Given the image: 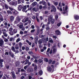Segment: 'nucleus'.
Segmentation results:
<instances>
[{
    "label": "nucleus",
    "instance_id": "f257e3e1",
    "mask_svg": "<svg viewBox=\"0 0 79 79\" xmlns=\"http://www.w3.org/2000/svg\"><path fill=\"white\" fill-rule=\"evenodd\" d=\"M9 4L11 6H16L18 5V2H17L11 1L9 2Z\"/></svg>",
    "mask_w": 79,
    "mask_h": 79
},
{
    "label": "nucleus",
    "instance_id": "f03ea898",
    "mask_svg": "<svg viewBox=\"0 0 79 79\" xmlns=\"http://www.w3.org/2000/svg\"><path fill=\"white\" fill-rule=\"evenodd\" d=\"M56 7H55V6L52 5L51 6V12H53V11H54V12H56Z\"/></svg>",
    "mask_w": 79,
    "mask_h": 79
},
{
    "label": "nucleus",
    "instance_id": "7ed1b4c3",
    "mask_svg": "<svg viewBox=\"0 0 79 79\" xmlns=\"http://www.w3.org/2000/svg\"><path fill=\"white\" fill-rule=\"evenodd\" d=\"M38 45L39 48H40L41 47H42V44L43 43L42 41V40H38Z\"/></svg>",
    "mask_w": 79,
    "mask_h": 79
},
{
    "label": "nucleus",
    "instance_id": "20e7f679",
    "mask_svg": "<svg viewBox=\"0 0 79 79\" xmlns=\"http://www.w3.org/2000/svg\"><path fill=\"white\" fill-rule=\"evenodd\" d=\"M11 49L12 50V51L14 52H15V53H18L19 52V51L18 50H16V49H15V47L13 46L12 47Z\"/></svg>",
    "mask_w": 79,
    "mask_h": 79
},
{
    "label": "nucleus",
    "instance_id": "39448f33",
    "mask_svg": "<svg viewBox=\"0 0 79 79\" xmlns=\"http://www.w3.org/2000/svg\"><path fill=\"white\" fill-rule=\"evenodd\" d=\"M47 71L49 72H53L54 70L52 69L51 67L48 66L47 67Z\"/></svg>",
    "mask_w": 79,
    "mask_h": 79
},
{
    "label": "nucleus",
    "instance_id": "423d86ee",
    "mask_svg": "<svg viewBox=\"0 0 79 79\" xmlns=\"http://www.w3.org/2000/svg\"><path fill=\"white\" fill-rule=\"evenodd\" d=\"M23 18V16H18L17 17L16 19L17 21L19 22V21H21V19Z\"/></svg>",
    "mask_w": 79,
    "mask_h": 79
},
{
    "label": "nucleus",
    "instance_id": "0eeeda50",
    "mask_svg": "<svg viewBox=\"0 0 79 79\" xmlns=\"http://www.w3.org/2000/svg\"><path fill=\"white\" fill-rule=\"evenodd\" d=\"M11 73L12 75V78L13 79H15L16 78V75H15V72H11Z\"/></svg>",
    "mask_w": 79,
    "mask_h": 79
},
{
    "label": "nucleus",
    "instance_id": "6e6552de",
    "mask_svg": "<svg viewBox=\"0 0 79 79\" xmlns=\"http://www.w3.org/2000/svg\"><path fill=\"white\" fill-rule=\"evenodd\" d=\"M18 11H21V10L23 9V6L21 5H19L18 6Z\"/></svg>",
    "mask_w": 79,
    "mask_h": 79
},
{
    "label": "nucleus",
    "instance_id": "1a4fd4ad",
    "mask_svg": "<svg viewBox=\"0 0 79 79\" xmlns=\"http://www.w3.org/2000/svg\"><path fill=\"white\" fill-rule=\"evenodd\" d=\"M74 17L76 21H77L79 19V16L77 15H74Z\"/></svg>",
    "mask_w": 79,
    "mask_h": 79
},
{
    "label": "nucleus",
    "instance_id": "9d476101",
    "mask_svg": "<svg viewBox=\"0 0 79 79\" xmlns=\"http://www.w3.org/2000/svg\"><path fill=\"white\" fill-rule=\"evenodd\" d=\"M27 71L28 72H29V73H31V72L34 71V69L32 68H29L27 69Z\"/></svg>",
    "mask_w": 79,
    "mask_h": 79
},
{
    "label": "nucleus",
    "instance_id": "9b49d317",
    "mask_svg": "<svg viewBox=\"0 0 79 79\" xmlns=\"http://www.w3.org/2000/svg\"><path fill=\"white\" fill-rule=\"evenodd\" d=\"M55 34L57 35H60L61 32L58 30H57L55 31Z\"/></svg>",
    "mask_w": 79,
    "mask_h": 79
},
{
    "label": "nucleus",
    "instance_id": "f8f14e48",
    "mask_svg": "<svg viewBox=\"0 0 79 79\" xmlns=\"http://www.w3.org/2000/svg\"><path fill=\"white\" fill-rule=\"evenodd\" d=\"M53 19V16L50 15L49 17L48 18V21L49 22H50L52 21V20Z\"/></svg>",
    "mask_w": 79,
    "mask_h": 79
},
{
    "label": "nucleus",
    "instance_id": "ddd939ff",
    "mask_svg": "<svg viewBox=\"0 0 79 79\" xmlns=\"http://www.w3.org/2000/svg\"><path fill=\"white\" fill-rule=\"evenodd\" d=\"M26 8H27V7L26 6V5H25L23 6V7L22 11H23V12H25Z\"/></svg>",
    "mask_w": 79,
    "mask_h": 79
},
{
    "label": "nucleus",
    "instance_id": "4468645a",
    "mask_svg": "<svg viewBox=\"0 0 79 79\" xmlns=\"http://www.w3.org/2000/svg\"><path fill=\"white\" fill-rule=\"evenodd\" d=\"M10 19L11 22H13V21H14V19H15V17H14V16H10Z\"/></svg>",
    "mask_w": 79,
    "mask_h": 79
},
{
    "label": "nucleus",
    "instance_id": "2eb2a0df",
    "mask_svg": "<svg viewBox=\"0 0 79 79\" xmlns=\"http://www.w3.org/2000/svg\"><path fill=\"white\" fill-rule=\"evenodd\" d=\"M41 40L42 41L43 43H47V42L46 41V38L45 37H44L41 39Z\"/></svg>",
    "mask_w": 79,
    "mask_h": 79
},
{
    "label": "nucleus",
    "instance_id": "dca6fc26",
    "mask_svg": "<svg viewBox=\"0 0 79 79\" xmlns=\"http://www.w3.org/2000/svg\"><path fill=\"white\" fill-rule=\"evenodd\" d=\"M4 41H3L2 39H1L0 40V46H2L3 45Z\"/></svg>",
    "mask_w": 79,
    "mask_h": 79
},
{
    "label": "nucleus",
    "instance_id": "f3484780",
    "mask_svg": "<svg viewBox=\"0 0 79 79\" xmlns=\"http://www.w3.org/2000/svg\"><path fill=\"white\" fill-rule=\"evenodd\" d=\"M24 0H18V4H20L21 2L23 3H24Z\"/></svg>",
    "mask_w": 79,
    "mask_h": 79
},
{
    "label": "nucleus",
    "instance_id": "a211bd4d",
    "mask_svg": "<svg viewBox=\"0 0 79 79\" xmlns=\"http://www.w3.org/2000/svg\"><path fill=\"white\" fill-rule=\"evenodd\" d=\"M38 74L39 75H40V76H42V75L43 74V72L42 71V70L38 72Z\"/></svg>",
    "mask_w": 79,
    "mask_h": 79
},
{
    "label": "nucleus",
    "instance_id": "6ab92c4d",
    "mask_svg": "<svg viewBox=\"0 0 79 79\" xmlns=\"http://www.w3.org/2000/svg\"><path fill=\"white\" fill-rule=\"evenodd\" d=\"M68 53L69 54L70 56V58H73V54H72L71 53H70V52L69 51H68Z\"/></svg>",
    "mask_w": 79,
    "mask_h": 79
},
{
    "label": "nucleus",
    "instance_id": "aec40b11",
    "mask_svg": "<svg viewBox=\"0 0 79 79\" xmlns=\"http://www.w3.org/2000/svg\"><path fill=\"white\" fill-rule=\"evenodd\" d=\"M37 2H34L31 5L32 6H35L37 4Z\"/></svg>",
    "mask_w": 79,
    "mask_h": 79
},
{
    "label": "nucleus",
    "instance_id": "412c9836",
    "mask_svg": "<svg viewBox=\"0 0 79 79\" xmlns=\"http://www.w3.org/2000/svg\"><path fill=\"white\" fill-rule=\"evenodd\" d=\"M44 61L45 62H46V63H48V59L47 58H45L44 59Z\"/></svg>",
    "mask_w": 79,
    "mask_h": 79
},
{
    "label": "nucleus",
    "instance_id": "4be33fe9",
    "mask_svg": "<svg viewBox=\"0 0 79 79\" xmlns=\"http://www.w3.org/2000/svg\"><path fill=\"white\" fill-rule=\"evenodd\" d=\"M13 32L14 34H16V33H17V32H18V30L17 29H15L13 30Z\"/></svg>",
    "mask_w": 79,
    "mask_h": 79
},
{
    "label": "nucleus",
    "instance_id": "5701e85b",
    "mask_svg": "<svg viewBox=\"0 0 79 79\" xmlns=\"http://www.w3.org/2000/svg\"><path fill=\"white\" fill-rule=\"evenodd\" d=\"M2 33H3L4 36H5V37H7V36H8V35H7V34H6V32H3Z\"/></svg>",
    "mask_w": 79,
    "mask_h": 79
},
{
    "label": "nucleus",
    "instance_id": "b1692460",
    "mask_svg": "<svg viewBox=\"0 0 79 79\" xmlns=\"http://www.w3.org/2000/svg\"><path fill=\"white\" fill-rule=\"evenodd\" d=\"M37 65L36 64L35 65V67L34 68V71H36V70H37Z\"/></svg>",
    "mask_w": 79,
    "mask_h": 79
},
{
    "label": "nucleus",
    "instance_id": "393cba45",
    "mask_svg": "<svg viewBox=\"0 0 79 79\" xmlns=\"http://www.w3.org/2000/svg\"><path fill=\"white\" fill-rule=\"evenodd\" d=\"M3 76V73H2L1 71H0V79H1Z\"/></svg>",
    "mask_w": 79,
    "mask_h": 79
},
{
    "label": "nucleus",
    "instance_id": "a878e982",
    "mask_svg": "<svg viewBox=\"0 0 79 79\" xmlns=\"http://www.w3.org/2000/svg\"><path fill=\"white\" fill-rule=\"evenodd\" d=\"M42 4L45 6L47 5V3H46V2H45L44 1H42Z\"/></svg>",
    "mask_w": 79,
    "mask_h": 79
},
{
    "label": "nucleus",
    "instance_id": "bb28decb",
    "mask_svg": "<svg viewBox=\"0 0 79 79\" xmlns=\"http://www.w3.org/2000/svg\"><path fill=\"white\" fill-rule=\"evenodd\" d=\"M51 21L52 24H54V23H55V19H52L51 20Z\"/></svg>",
    "mask_w": 79,
    "mask_h": 79
},
{
    "label": "nucleus",
    "instance_id": "cd10ccee",
    "mask_svg": "<svg viewBox=\"0 0 79 79\" xmlns=\"http://www.w3.org/2000/svg\"><path fill=\"white\" fill-rule=\"evenodd\" d=\"M5 7L6 9V10H8V6L6 4L5 5Z\"/></svg>",
    "mask_w": 79,
    "mask_h": 79
},
{
    "label": "nucleus",
    "instance_id": "c85d7f7f",
    "mask_svg": "<svg viewBox=\"0 0 79 79\" xmlns=\"http://www.w3.org/2000/svg\"><path fill=\"white\" fill-rule=\"evenodd\" d=\"M18 13H19V12L15 10V13L14 14V15H18Z\"/></svg>",
    "mask_w": 79,
    "mask_h": 79
},
{
    "label": "nucleus",
    "instance_id": "c756f323",
    "mask_svg": "<svg viewBox=\"0 0 79 79\" xmlns=\"http://www.w3.org/2000/svg\"><path fill=\"white\" fill-rule=\"evenodd\" d=\"M19 47L21 48V47H22V43L21 42H19Z\"/></svg>",
    "mask_w": 79,
    "mask_h": 79
},
{
    "label": "nucleus",
    "instance_id": "7c9ffc66",
    "mask_svg": "<svg viewBox=\"0 0 79 79\" xmlns=\"http://www.w3.org/2000/svg\"><path fill=\"white\" fill-rule=\"evenodd\" d=\"M61 22H60V23H58L57 24V26L58 27H60V26H61Z\"/></svg>",
    "mask_w": 79,
    "mask_h": 79
},
{
    "label": "nucleus",
    "instance_id": "2f4dec72",
    "mask_svg": "<svg viewBox=\"0 0 79 79\" xmlns=\"http://www.w3.org/2000/svg\"><path fill=\"white\" fill-rule=\"evenodd\" d=\"M51 63H52V60L51 59H50L48 61V64H51Z\"/></svg>",
    "mask_w": 79,
    "mask_h": 79
},
{
    "label": "nucleus",
    "instance_id": "473e14b6",
    "mask_svg": "<svg viewBox=\"0 0 79 79\" xmlns=\"http://www.w3.org/2000/svg\"><path fill=\"white\" fill-rule=\"evenodd\" d=\"M38 61L40 63H42V62L43 61V60L41 59H40Z\"/></svg>",
    "mask_w": 79,
    "mask_h": 79
},
{
    "label": "nucleus",
    "instance_id": "72a5a7b5",
    "mask_svg": "<svg viewBox=\"0 0 79 79\" xmlns=\"http://www.w3.org/2000/svg\"><path fill=\"white\" fill-rule=\"evenodd\" d=\"M9 33L11 35H14V33L13 32V31H10Z\"/></svg>",
    "mask_w": 79,
    "mask_h": 79
},
{
    "label": "nucleus",
    "instance_id": "f704fd0d",
    "mask_svg": "<svg viewBox=\"0 0 79 79\" xmlns=\"http://www.w3.org/2000/svg\"><path fill=\"white\" fill-rule=\"evenodd\" d=\"M28 54H29V55H33L34 53L32 51H29L28 52Z\"/></svg>",
    "mask_w": 79,
    "mask_h": 79
},
{
    "label": "nucleus",
    "instance_id": "c9c22d12",
    "mask_svg": "<svg viewBox=\"0 0 79 79\" xmlns=\"http://www.w3.org/2000/svg\"><path fill=\"white\" fill-rule=\"evenodd\" d=\"M54 5H55V6H57V5H58V3L57 2H55L54 3Z\"/></svg>",
    "mask_w": 79,
    "mask_h": 79
},
{
    "label": "nucleus",
    "instance_id": "e433bc0d",
    "mask_svg": "<svg viewBox=\"0 0 79 79\" xmlns=\"http://www.w3.org/2000/svg\"><path fill=\"white\" fill-rule=\"evenodd\" d=\"M28 67H29V65H27L24 67V69L26 70Z\"/></svg>",
    "mask_w": 79,
    "mask_h": 79
},
{
    "label": "nucleus",
    "instance_id": "4c0bfd02",
    "mask_svg": "<svg viewBox=\"0 0 79 79\" xmlns=\"http://www.w3.org/2000/svg\"><path fill=\"white\" fill-rule=\"evenodd\" d=\"M7 13H8V14H12V12L11 11H10V10H7Z\"/></svg>",
    "mask_w": 79,
    "mask_h": 79
},
{
    "label": "nucleus",
    "instance_id": "58836bf2",
    "mask_svg": "<svg viewBox=\"0 0 79 79\" xmlns=\"http://www.w3.org/2000/svg\"><path fill=\"white\" fill-rule=\"evenodd\" d=\"M58 18V15H56L55 17V19H56V20H57Z\"/></svg>",
    "mask_w": 79,
    "mask_h": 79
},
{
    "label": "nucleus",
    "instance_id": "ea45409f",
    "mask_svg": "<svg viewBox=\"0 0 79 79\" xmlns=\"http://www.w3.org/2000/svg\"><path fill=\"white\" fill-rule=\"evenodd\" d=\"M15 11H16V10L14 9L12 11V13L13 15H14V14H15Z\"/></svg>",
    "mask_w": 79,
    "mask_h": 79
},
{
    "label": "nucleus",
    "instance_id": "a19ab883",
    "mask_svg": "<svg viewBox=\"0 0 79 79\" xmlns=\"http://www.w3.org/2000/svg\"><path fill=\"white\" fill-rule=\"evenodd\" d=\"M20 41V38H19L16 40V42L18 43V42H19Z\"/></svg>",
    "mask_w": 79,
    "mask_h": 79
},
{
    "label": "nucleus",
    "instance_id": "79ce46f5",
    "mask_svg": "<svg viewBox=\"0 0 79 79\" xmlns=\"http://www.w3.org/2000/svg\"><path fill=\"white\" fill-rule=\"evenodd\" d=\"M59 7H62V5H61V2H59Z\"/></svg>",
    "mask_w": 79,
    "mask_h": 79
},
{
    "label": "nucleus",
    "instance_id": "37998d69",
    "mask_svg": "<svg viewBox=\"0 0 79 79\" xmlns=\"http://www.w3.org/2000/svg\"><path fill=\"white\" fill-rule=\"evenodd\" d=\"M28 63H29V60H28L27 59L26 60L25 64H27Z\"/></svg>",
    "mask_w": 79,
    "mask_h": 79
},
{
    "label": "nucleus",
    "instance_id": "c03bdc74",
    "mask_svg": "<svg viewBox=\"0 0 79 79\" xmlns=\"http://www.w3.org/2000/svg\"><path fill=\"white\" fill-rule=\"evenodd\" d=\"M1 57H0V63L3 62V59H1Z\"/></svg>",
    "mask_w": 79,
    "mask_h": 79
},
{
    "label": "nucleus",
    "instance_id": "a18cd8bd",
    "mask_svg": "<svg viewBox=\"0 0 79 79\" xmlns=\"http://www.w3.org/2000/svg\"><path fill=\"white\" fill-rule=\"evenodd\" d=\"M39 33H40V31H37L36 33V35H38L39 34Z\"/></svg>",
    "mask_w": 79,
    "mask_h": 79
},
{
    "label": "nucleus",
    "instance_id": "49530a36",
    "mask_svg": "<svg viewBox=\"0 0 79 79\" xmlns=\"http://www.w3.org/2000/svg\"><path fill=\"white\" fill-rule=\"evenodd\" d=\"M13 53L11 52V51H9V54L10 55V56L12 54H13Z\"/></svg>",
    "mask_w": 79,
    "mask_h": 79
},
{
    "label": "nucleus",
    "instance_id": "de8ad7c7",
    "mask_svg": "<svg viewBox=\"0 0 79 79\" xmlns=\"http://www.w3.org/2000/svg\"><path fill=\"white\" fill-rule=\"evenodd\" d=\"M32 10L33 11H35V12H37V10H36V9L35 7L33 8Z\"/></svg>",
    "mask_w": 79,
    "mask_h": 79
},
{
    "label": "nucleus",
    "instance_id": "09e8293b",
    "mask_svg": "<svg viewBox=\"0 0 79 79\" xmlns=\"http://www.w3.org/2000/svg\"><path fill=\"white\" fill-rule=\"evenodd\" d=\"M25 50L26 51H28L29 50V47H27L26 48Z\"/></svg>",
    "mask_w": 79,
    "mask_h": 79
},
{
    "label": "nucleus",
    "instance_id": "8fccbe9b",
    "mask_svg": "<svg viewBox=\"0 0 79 79\" xmlns=\"http://www.w3.org/2000/svg\"><path fill=\"white\" fill-rule=\"evenodd\" d=\"M3 66V63H0V67H1V68H2Z\"/></svg>",
    "mask_w": 79,
    "mask_h": 79
},
{
    "label": "nucleus",
    "instance_id": "3c124183",
    "mask_svg": "<svg viewBox=\"0 0 79 79\" xmlns=\"http://www.w3.org/2000/svg\"><path fill=\"white\" fill-rule=\"evenodd\" d=\"M17 69H19L18 70V73H20V70L21 69V68H17Z\"/></svg>",
    "mask_w": 79,
    "mask_h": 79
},
{
    "label": "nucleus",
    "instance_id": "603ef678",
    "mask_svg": "<svg viewBox=\"0 0 79 79\" xmlns=\"http://www.w3.org/2000/svg\"><path fill=\"white\" fill-rule=\"evenodd\" d=\"M55 64V60H54L53 61H52L51 64Z\"/></svg>",
    "mask_w": 79,
    "mask_h": 79
},
{
    "label": "nucleus",
    "instance_id": "864d4df0",
    "mask_svg": "<svg viewBox=\"0 0 79 79\" xmlns=\"http://www.w3.org/2000/svg\"><path fill=\"white\" fill-rule=\"evenodd\" d=\"M46 31H49L50 28V27H46Z\"/></svg>",
    "mask_w": 79,
    "mask_h": 79
},
{
    "label": "nucleus",
    "instance_id": "5fc2aeb1",
    "mask_svg": "<svg viewBox=\"0 0 79 79\" xmlns=\"http://www.w3.org/2000/svg\"><path fill=\"white\" fill-rule=\"evenodd\" d=\"M32 56L34 58V59H37V57L36 56H35L34 55H33Z\"/></svg>",
    "mask_w": 79,
    "mask_h": 79
},
{
    "label": "nucleus",
    "instance_id": "6e6d98bb",
    "mask_svg": "<svg viewBox=\"0 0 79 79\" xmlns=\"http://www.w3.org/2000/svg\"><path fill=\"white\" fill-rule=\"evenodd\" d=\"M36 20L37 21V22H39V19H38V17H37V16H36Z\"/></svg>",
    "mask_w": 79,
    "mask_h": 79
},
{
    "label": "nucleus",
    "instance_id": "4d7b16f0",
    "mask_svg": "<svg viewBox=\"0 0 79 79\" xmlns=\"http://www.w3.org/2000/svg\"><path fill=\"white\" fill-rule=\"evenodd\" d=\"M31 10V8H28L27 10L26 11H25V13H27V11H29V10Z\"/></svg>",
    "mask_w": 79,
    "mask_h": 79
},
{
    "label": "nucleus",
    "instance_id": "13d9d810",
    "mask_svg": "<svg viewBox=\"0 0 79 79\" xmlns=\"http://www.w3.org/2000/svg\"><path fill=\"white\" fill-rule=\"evenodd\" d=\"M34 63H37L38 62V60L36 59H35L34 61H33Z\"/></svg>",
    "mask_w": 79,
    "mask_h": 79
},
{
    "label": "nucleus",
    "instance_id": "bf43d9fd",
    "mask_svg": "<svg viewBox=\"0 0 79 79\" xmlns=\"http://www.w3.org/2000/svg\"><path fill=\"white\" fill-rule=\"evenodd\" d=\"M9 9L10 10V11H13V10H14L12 8L10 7H9Z\"/></svg>",
    "mask_w": 79,
    "mask_h": 79
},
{
    "label": "nucleus",
    "instance_id": "052dcab7",
    "mask_svg": "<svg viewBox=\"0 0 79 79\" xmlns=\"http://www.w3.org/2000/svg\"><path fill=\"white\" fill-rule=\"evenodd\" d=\"M34 46H35V44H34V43H33L31 45L32 48H33L34 47Z\"/></svg>",
    "mask_w": 79,
    "mask_h": 79
},
{
    "label": "nucleus",
    "instance_id": "680f3d73",
    "mask_svg": "<svg viewBox=\"0 0 79 79\" xmlns=\"http://www.w3.org/2000/svg\"><path fill=\"white\" fill-rule=\"evenodd\" d=\"M31 27L32 29H34L35 28V26H34V25H33L31 26Z\"/></svg>",
    "mask_w": 79,
    "mask_h": 79
},
{
    "label": "nucleus",
    "instance_id": "e2e57ef3",
    "mask_svg": "<svg viewBox=\"0 0 79 79\" xmlns=\"http://www.w3.org/2000/svg\"><path fill=\"white\" fill-rule=\"evenodd\" d=\"M14 23L15 24H18V20L15 21Z\"/></svg>",
    "mask_w": 79,
    "mask_h": 79
},
{
    "label": "nucleus",
    "instance_id": "0e129e2a",
    "mask_svg": "<svg viewBox=\"0 0 79 79\" xmlns=\"http://www.w3.org/2000/svg\"><path fill=\"white\" fill-rule=\"evenodd\" d=\"M49 42L50 43H53V40H49Z\"/></svg>",
    "mask_w": 79,
    "mask_h": 79
},
{
    "label": "nucleus",
    "instance_id": "69168bd1",
    "mask_svg": "<svg viewBox=\"0 0 79 79\" xmlns=\"http://www.w3.org/2000/svg\"><path fill=\"white\" fill-rule=\"evenodd\" d=\"M15 55L13 53L12 54H11V55L10 56L11 57H12V58H14V56Z\"/></svg>",
    "mask_w": 79,
    "mask_h": 79
},
{
    "label": "nucleus",
    "instance_id": "338daca9",
    "mask_svg": "<svg viewBox=\"0 0 79 79\" xmlns=\"http://www.w3.org/2000/svg\"><path fill=\"white\" fill-rule=\"evenodd\" d=\"M35 29L32 30L31 31V32H35Z\"/></svg>",
    "mask_w": 79,
    "mask_h": 79
},
{
    "label": "nucleus",
    "instance_id": "774afa93",
    "mask_svg": "<svg viewBox=\"0 0 79 79\" xmlns=\"http://www.w3.org/2000/svg\"><path fill=\"white\" fill-rule=\"evenodd\" d=\"M2 79H6V77L5 76H3L2 77Z\"/></svg>",
    "mask_w": 79,
    "mask_h": 79
}]
</instances>
